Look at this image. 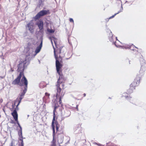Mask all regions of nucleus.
I'll use <instances>...</instances> for the list:
<instances>
[{"mask_svg": "<svg viewBox=\"0 0 146 146\" xmlns=\"http://www.w3.org/2000/svg\"><path fill=\"white\" fill-rule=\"evenodd\" d=\"M121 7L122 8V9H121V11H119L117 13L115 14L114 15H113L112 16L110 17L109 18L107 19V20L108 21L109 19L113 18L117 14L119 13H120L121 11H122V10H123V7H122V5H121Z\"/></svg>", "mask_w": 146, "mask_h": 146, "instance_id": "15", "label": "nucleus"}, {"mask_svg": "<svg viewBox=\"0 0 146 146\" xmlns=\"http://www.w3.org/2000/svg\"><path fill=\"white\" fill-rule=\"evenodd\" d=\"M22 100L21 98H17L15 103L12 104V108L10 109L11 111H13L11 115L15 121H17L18 119V115L17 111L19 110L18 106L21 102Z\"/></svg>", "mask_w": 146, "mask_h": 146, "instance_id": "4", "label": "nucleus"}, {"mask_svg": "<svg viewBox=\"0 0 146 146\" xmlns=\"http://www.w3.org/2000/svg\"><path fill=\"white\" fill-rule=\"evenodd\" d=\"M22 76H23L22 79H21L19 86H23V89L21 88L22 90H21V92L19 94V96L17 98H21L22 99L23 98L24 96L27 91L28 84V80L24 74L23 75H22Z\"/></svg>", "mask_w": 146, "mask_h": 146, "instance_id": "3", "label": "nucleus"}, {"mask_svg": "<svg viewBox=\"0 0 146 146\" xmlns=\"http://www.w3.org/2000/svg\"><path fill=\"white\" fill-rule=\"evenodd\" d=\"M76 108L77 109V110L78 111V106H77L76 107Z\"/></svg>", "mask_w": 146, "mask_h": 146, "instance_id": "26", "label": "nucleus"}, {"mask_svg": "<svg viewBox=\"0 0 146 146\" xmlns=\"http://www.w3.org/2000/svg\"><path fill=\"white\" fill-rule=\"evenodd\" d=\"M59 77L58 80L57 84L56 85V87L57 92L56 94V98L57 100L59 99V104L61 105V107H62L63 105L62 103V99L63 98L65 93L63 92L62 90L64 89V82L65 81L66 79L64 77L63 75L62 74V72H60V74L58 73ZM56 101L57 102V100H55L54 102V104L53 107L54 106L55 102Z\"/></svg>", "mask_w": 146, "mask_h": 146, "instance_id": "2", "label": "nucleus"}, {"mask_svg": "<svg viewBox=\"0 0 146 146\" xmlns=\"http://www.w3.org/2000/svg\"><path fill=\"white\" fill-rule=\"evenodd\" d=\"M83 95L84 96V97H85L86 96V94L85 93H84L83 94Z\"/></svg>", "mask_w": 146, "mask_h": 146, "instance_id": "23", "label": "nucleus"}, {"mask_svg": "<svg viewBox=\"0 0 146 146\" xmlns=\"http://www.w3.org/2000/svg\"><path fill=\"white\" fill-rule=\"evenodd\" d=\"M26 63V59L24 60L21 61L18 65L17 71L18 72H22L23 73L25 66Z\"/></svg>", "mask_w": 146, "mask_h": 146, "instance_id": "8", "label": "nucleus"}, {"mask_svg": "<svg viewBox=\"0 0 146 146\" xmlns=\"http://www.w3.org/2000/svg\"><path fill=\"white\" fill-rule=\"evenodd\" d=\"M110 146H117L113 143H112L111 145Z\"/></svg>", "mask_w": 146, "mask_h": 146, "instance_id": "22", "label": "nucleus"}, {"mask_svg": "<svg viewBox=\"0 0 146 146\" xmlns=\"http://www.w3.org/2000/svg\"><path fill=\"white\" fill-rule=\"evenodd\" d=\"M53 140L51 142V146H56V140H55V130H54V128L53 125Z\"/></svg>", "mask_w": 146, "mask_h": 146, "instance_id": "13", "label": "nucleus"}, {"mask_svg": "<svg viewBox=\"0 0 146 146\" xmlns=\"http://www.w3.org/2000/svg\"><path fill=\"white\" fill-rule=\"evenodd\" d=\"M42 40H41V42L39 46H38L37 47L35 50V53L36 54L38 53L40 50L42 46Z\"/></svg>", "mask_w": 146, "mask_h": 146, "instance_id": "14", "label": "nucleus"}, {"mask_svg": "<svg viewBox=\"0 0 146 146\" xmlns=\"http://www.w3.org/2000/svg\"><path fill=\"white\" fill-rule=\"evenodd\" d=\"M127 94V93H123L124 95H123V97H125V98H126V99L127 98H128L127 100H128L130 102H131V101H130V100H131V99L132 98H131V97H128V96H126V94Z\"/></svg>", "mask_w": 146, "mask_h": 146, "instance_id": "16", "label": "nucleus"}, {"mask_svg": "<svg viewBox=\"0 0 146 146\" xmlns=\"http://www.w3.org/2000/svg\"><path fill=\"white\" fill-rule=\"evenodd\" d=\"M36 24L37 25L39 29V31L42 33L44 32L43 29V24L42 21L40 19L36 23Z\"/></svg>", "mask_w": 146, "mask_h": 146, "instance_id": "11", "label": "nucleus"}, {"mask_svg": "<svg viewBox=\"0 0 146 146\" xmlns=\"http://www.w3.org/2000/svg\"><path fill=\"white\" fill-rule=\"evenodd\" d=\"M69 21L70 22H72L73 23H74V20L72 18H70L69 19Z\"/></svg>", "mask_w": 146, "mask_h": 146, "instance_id": "19", "label": "nucleus"}, {"mask_svg": "<svg viewBox=\"0 0 146 146\" xmlns=\"http://www.w3.org/2000/svg\"><path fill=\"white\" fill-rule=\"evenodd\" d=\"M10 146H13V144H12Z\"/></svg>", "mask_w": 146, "mask_h": 146, "instance_id": "27", "label": "nucleus"}, {"mask_svg": "<svg viewBox=\"0 0 146 146\" xmlns=\"http://www.w3.org/2000/svg\"><path fill=\"white\" fill-rule=\"evenodd\" d=\"M50 14L49 11L48 10H42L39 12L34 17V19L36 21L41 17Z\"/></svg>", "mask_w": 146, "mask_h": 146, "instance_id": "7", "label": "nucleus"}, {"mask_svg": "<svg viewBox=\"0 0 146 146\" xmlns=\"http://www.w3.org/2000/svg\"><path fill=\"white\" fill-rule=\"evenodd\" d=\"M54 106V110L53 111V117L52 121V126L53 129V125H54V128L55 129V125L56 127V132H57L58 131V129L60 127V125L58 122L56 121L57 117H56V113H57L56 109L59 107V105H58V102L56 101H55Z\"/></svg>", "mask_w": 146, "mask_h": 146, "instance_id": "5", "label": "nucleus"}, {"mask_svg": "<svg viewBox=\"0 0 146 146\" xmlns=\"http://www.w3.org/2000/svg\"><path fill=\"white\" fill-rule=\"evenodd\" d=\"M49 39L53 46L54 49V54L56 59V66L58 73L60 74L62 72V67L63 66L62 57L60 54L62 53L63 47L60 46L57 44L56 38L54 37H50Z\"/></svg>", "mask_w": 146, "mask_h": 146, "instance_id": "1", "label": "nucleus"}, {"mask_svg": "<svg viewBox=\"0 0 146 146\" xmlns=\"http://www.w3.org/2000/svg\"><path fill=\"white\" fill-rule=\"evenodd\" d=\"M47 31L50 33H54V30L53 29H50L49 28L47 29Z\"/></svg>", "mask_w": 146, "mask_h": 146, "instance_id": "17", "label": "nucleus"}, {"mask_svg": "<svg viewBox=\"0 0 146 146\" xmlns=\"http://www.w3.org/2000/svg\"><path fill=\"white\" fill-rule=\"evenodd\" d=\"M50 94L47 92H46L45 93V96L48 97V98H49Z\"/></svg>", "mask_w": 146, "mask_h": 146, "instance_id": "18", "label": "nucleus"}, {"mask_svg": "<svg viewBox=\"0 0 146 146\" xmlns=\"http://www.w3.org/2000/svg\"><path fill=\"white\" fill-rule=\"evenodd\" d=\"M128 2V1H126L125 3H127Z\"/></svg>", "mask_w": 146, "mask_h": 146, "instance_id": "28", "label": "nucleus"}, {"mask_svg": "<svg viewBox=\"0 0 146 146\" xmlns=\"http://www.w3.org/2000/svg\"><path fill=\"white\" fill-rule=\"evenodd\" d=\"M22 75H23V73L22 72H20L19 76L12 82V84L14 85H19L20 80Z\"/></svg>", "mask_w": 146, "mask_h": 146, "instance_id": "9", "label": "nucleus"}, {"mask_svg": "<svg viewBox=\"0 0 146 146\" xmlns=\"http://www.w3.org/2000/svg\"><path fill=\"white\" fill-rule=\"evenodd\" d=\"M110 33L111 34V35L112 36V33L111 31H110Z\"/></svg>", "mask_w": 146, "mask_h": 146, "instance_id": "25", "label": "nucleus"}, {"mask_svg": "<svg viewBox=\"0 0 146 146\" xmlns=\"http://www.w3.org/2000/svg\"><path fill=\"white\" fill-rule=\"evenodd\" d=\"M17 121V123L18 124V126L20 127V129L19 130V131L18 133L19 135V136L20 138H19V139L21 141V146H23V137L22 135V128L21 126H20L19 122L18 121V120L17 121Z\"/></svg>", "mask_w": 146, "mask_h": 146, "instance_id": "10", "label": "nucleus"}, {"mask_svg": "<svg viewBox=\"0 0 146 146\" xmlns=\"http://www.w3.org/2000/svg\"><path fill=\"white\" fill-rule=\"evenodd\" d=\"M125 47L126 48H130V46L129 45H126Z\"/></svg>", "mask_w": 146, "mask_h": 146, "instance_id": "21", "label": "nucleus"}, {"mask_svg": "<svg viewBox=\"0 0 146 146\" xmlns=\"http://www.w3.org/2000/svg\"><path fill=\"white\" fill-rule=\"evenodd\" d=\"M27 27L28 28L29 30L31 33H33L34 31V27L32 21H31L27 24Z\"/></svg>", "mask_w": 146, "mask_h": 146, "instance_id": "12", "label": "nucleus"}, {"mask_svg": "<svg viewBox=\"0 0 146 146\" xmlns=\"http://www.w3.org/2000/svg\"><path fill=\"white\" fill-rule=\"evenodd\" d=\"M68 42L70 44V45H72V42H71V41H70V40L69 38H68Z\"/></svg>", "mask_w": 146, "mask_h": 146, "instance_id": "20", "label": "nucleus"}, {"mask_svg": "<svg viewBox=\"0 0 146 146\" xmlns=\"http://www.w3.org/2000/svg\"><path fill=\"white\" fill-rule=\"evenodd\" d=\"M140 77L137 76L133 82L130 85V88L128 90L127 92L129 94L132 93L133 90L135 89V87L137 86L139 83L140 80Z\"/></svg>", "mask_w": 146, "mask_h": 146, "instance_id": "6", "label": "nucleus"}, {"mask_svg": "<svg viewBox=\"0 0 146 146\" xmlns=\"http://www.w3.org/2000/svg\"><path fill=\"white\" fill-rule=\"evenodd\" d=\"M61 133H64V131L63 130H62V132Z\"/></svg>", "mask_w": 146, "mask_h": 146, "instance_id": "24", "label": "nucleus"}]
</instances>
